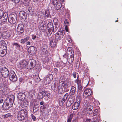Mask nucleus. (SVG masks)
Masks as SVG:
<instances>
[{"mask_svg":"<svg viewBox=\"0 0 122 122\" xmlns=\"http://www.w3.org/2000/svg\"><path fill=\"white\" fill-rule=\"evenodd\" d=\"M31 116L33 120L35 121L36 120V117L34 115H33L32 114H31Z\"/></svg>","mask_w":122,"mask_h":122,"instance_id":"nucleus-44","label":"nucleus"},{"mask_svg":"<svg viewBox=\"0 0 122 122\" xmlns=\"http://www.w3.org/2000/svg\"><path fill=\"white\" fill-rule=\"evenodd\" d=\"M35 92L34 90H31L29 92V96L32 97L35 95Z\"/></svg>","mask_w":122,"mask_h":122,"instance_id":"nucleus-29","label":"nucleus"},{"mask_svg":"<svg viewBox=\"0 0 122 122\" xmlns=\"http://www.w3.org/2000/svg\"><path fill=\"white\" fill-rule=\"evenodd\" d=\"M29 37H27L24 39H21V42L22 43H24L29 39Z\"/></svg>","mask_w":122,"mask_h":122,"instance_id":"nucleus-28","label":"nucleus"},{"mask_svg":"<svg viewBox=\"0 0 122 122\" xmlns=\"http://www.w3.org/2000/svg\"><path fill=\"white\" fill-rule=\"evenodd\" d=\"M16 17H15V16H11L9 18L8 21L10 24H14L16 22Z\"/></svg>","mask_w":122,"mask_h":122,"instance_id":"nucleus-15","label":"nucleus"},{"mask_svg":"<svg viewBox=\"0 0 122 122\" xmlns=\"http://www.w3.org/2000/svg\"><path fill=\"white\" fill-rule=\"evenodd\" d=\"M34 51L35 47L33 46L30 47L27 50V51L29 53L32 54L34 53Z\"/></svg>","mask_w":122,"mask_h":122,"instance_id":"nucleus-21","label":"nucleus"},{"mask_svg":"<svg viewBox=\"0 0 122 122\" xmlns=\"http://www.w3.org/2000/svg\"><path fill=\"white\" fill-rule=\"evenodd\" d=\"M28 65L27 66V68L30 69L34 68L36 66V63L35 61L33 59H30L29 61Z\"/></svg>","mask_w":122,"mask_h":122,"instance_id":"nucleus-11","label":"nucleus"},{"mask_svg":"<svg viewBox=\"0 0 122 122\" xmlns=\"http://www.w3.org/2000/svg\"><path fill=\"white\" fill-rule=\"evenodd\" d=\"M9 78L12 81L14 82L17 80V77L15 72L13 70H11L9 73Z\"/></svg>","mask_w":122,"mask_h":122,"instance_id":"nucleus-7","label":"nucleus"},{"mask_svg":"<svg viewBox=\"0 0 122 122\" xmlns=\"http://www.w3.org/2000/svg\"><path fill=\"white\" fill-rule=\"evenodd\" d=\"M68 41L69 43H71L72 42V40L71 39L69 38L68 39Z\"/></svg>","mask_w":122,"mask_h":122,"instance_id":"nucleus-59","label":"nucleus"},{"mask_svg":"<svg viewBox=\"0 0 122 122\" xmlns=\"http://www.w3.org/2000/svg\"><path fill=\"white\" fill-rule=\"evenodd\" d=\"M3 100L2 99H1L0 100V104L2 103H3Z\"/></svg>","mask_w":122,"mask_h":122,"instance_id":"nucleus-61","label":"nucleus"},{"mask_svg":"<svg viewBox=\"0 0 122 122\" xmlns=\"http://www.w3.org/2000/svg\"><path fill=\"white\" fill-rule=\"evenodd\" d=\"M98 110L97 109H96L94 111L93 113V116H96L97 115V117H99V114H98L97 112Z\"/></svg>","mask_w":122,"mask_h":122,"instance_id":"nucleus-34","label":"nucleus"},{"mask_svg":"<svg viewBox=\"0 0 122 122\" xmlns=\"http://www.w3.org/2000/svg\"><path fill=\"white\" fill-rule=\"evenodd\" d=\"M72 122H77V120L76 119H73Z\"/></svg>","mask_w":122,"mask_h":122,"instance_id":"nucleus-62","label":"nucleus"},{"mask_svg":"<svg viewBox=\"0 0 122 122\" xmlns=\"http://www.w3.org/2000/svg\"><path fill=\"white\" fill-rule=\"evenodd\" d=\"M53 78V77L52 75H49V76L45 78L44 80L45 84H49Z\"/></svg>","mask_w":122,"mask_h":122,"instance_id":"nucleus-14","label":"nucleus"},{"mask_svg":"<svg viewBox=\"0 0 122 122\" xmlns=\"http://www.w3.org/2000/svg\"><path fill=\"white\" fill-rule=\"evenodd\" d=\"M57 86L56 84H55L53 86H52V88L53 91L56 92L57 90Z\"/></svg>","mask_w":122,"mask_h":122,"instance_id":"nucleus-30","label":"nucleus"},{"mask_svg":"<svg viewBox=\"0 0 122 122\" xmlns=\"http://www.w3.org/2000/svg\"><path fill=\"white\" fill-rule=\"evenodd\" d=\"M76 88L73 86H72L71 88L69 94L70 95H74L75 93Z\"/></svg>","mask_w":122,"mask_h":122,"instance_id":"nucleus-19","label":"nucleus"},{"mask_svg":"<svg viewBox=\"0 0 122 122\" xmlns=\"http://www.w3.org/2000/svg\"><path fill=\"white\" fill-rule=\"evenodd\" d=\"M8 14L7 13H3V16L2 17V18H5L6 19L8 18Z\"/></svg>","mask_w":122,"mask_h":122,"instance_id":"nucleus-39","label":"nucleus"},{"mask_svg":"<svg viewBox=\"0 0 122 122\" xmlns=\"http://www.w3.org/2000/svg\"><path fill=\"white\" fill-rule=\"evenodd\" d=\"M78 89L80 90H81L83 88L82 86H81V84L78 85Z\"/></svg>","mask_w":122,"mask_h":122,"instance_id":"nucleus-45","label":"nucleus"},{"mask_svg":"<svg viewBox=\"0 0 122 122\" xmlns=\"http://www.w3.org/2000/svg\"><path fill=\"white\" fill-rule=\"evenodd\" d=\"M58 2L57 1V0H52V3L54 5H56Z\"/></svg>","mask_w":122,"mask_h":122,"instance_id":"nucleus-48","label":"nucleus"},{"mask_svg":"<svg viewBox=\"0 0 122 122\" xmlns=\"http://www.w3.org/2000/svg\"><path fill=\"white\" fill-rule=\"evenodd\" d=\"M73 117V114H71L69 116V117L68 118L67 120H69L71 121Z\"/></svg>","mask_w":122,"mask_h":122,"instance_id":"nucleus-43","label":"nucleus"},{"mask_svg":"<svg viewBox=\"0 0 122 122\" xmlns=\"http://www.w3.org/2000/svg\"><path fill=\"white\" fill-rule=\"evenodd\" d=\"M25 96V94L23 93L20 92L18 96V98L20 100L22 101L24 98Z\"/></svg>","mask_w":122,"mask_h":122,"instance_id":"nucleus-22","label":"nucleus"},{"mask_svg":"<svg viewBox=\"0 0 122 122\" xmlns=\"http://www.w3.org/2000/svg\"><path fill=\"white\" fill-rule=\"evenodd\" d=\"M45 14L47 17H48L50 16L49 11L48 10H46L45 11Z\"/></svg>","mask_w":122,"mask_h":122,"instance_id":"nucleus-38","label":"nucleus"},{"mask_svg":"<svg viewBox=\"0 0 122 122\" xmlns=\"http://www.w3.org/2000/svg\"><path fill=\"white\" fill-rule=\"evenodd\" d=\"M0 72L1 75L4 78L7 77L9 75V71L5 67L2 66L0 68Z\"/></svg>","mask_w":122,"mask_h":122,"instance_id":"nucleus-5","label":"nucleus"},{"mask_svg":"<svg viewBox=\"0 0 122 122\" xmlns=\"http://www.w3.org/2000/svg\"><path fill=\"white\" fill-rule=\"evenodd\" d=\"M13 46L15 47V48L17 49H19L20 47V45L16 43H14L13 45Z\"/></svg>","mask_w":122,"mask_h":122,"instance_id":"nucleus-32","label":"nucleus"},{"mask_svg":"<svg viewBox=\"0 0 122 122\" xmlns=\"http://www.w3.org/2000/svg\"><path fill=\"white\" fill-rule=\"evenodd\" d=\"M38 110V108H37L36 106L34 105L33 107V111L35 113Z\"/></svg>","mask_w":122,"mask_h":122,"instance_id":"nucleus-40","label":"nucleus"},{"mask_svg":"<svg viewBox=\"0 0 122 122\" xmlns=\"http://www.w3.org/2000/svg\"><path fill=\"white\" fill-rule=\"evenodd\" d=\"M12 116V115H11L10 113H8L7 114L3 115L2 116V117L4 118H6L11 117Z\"/></svg>","mask_w":122,"mask_h":122,"instance_id":"nucleus-33","label":"nucleus"},{"mask_svg":"<svg viewBox=\"0 0 122 122\" xmlns=\"http://www.w3.org/2000/svg\"><path fill=\"white\" fill-rule=\"evenodd\" d=\"M84 106L86 107V109L85 111V114H86L89 115L92 113V109H93V106H91L89 104L88 102H87V100L84 101Z\"/></svg>","mask_w":122,"mask_h":122,"instance_id":"nucleus-4","label":"nucleus"},{"mask_svg":"<svg viewBox=\"0 0 122 122\" xmlns=\"http://www.w3.org/2000/svg\"><path fill=\"white\" fill-rule=\"evenodd\" d=\"M63 37H65V31H59L55 34V39L56 41L60 40L63 38Z\"/></svg>","mask_w":122,"mask_h":122,"instance_id":"nucleus-6","label":"nucleus"},{"mask_svg":"<svg viewBox=\"0 0 122 122\" xmlns=\"http://www.w3.org/2000/svg\"><path fill=\"white\" fill-rule=\"evenodd\" d=\"M67 55L65 53L63 55V57L65 58H66L67 57Z\"/></svg>","mask_w":122,"mask_h":122,"instance_id":"nucleus-58","label":"nucleus"},{"mask_svg":"<svg viewBox=\"0 0 122 122\" xmlns=\"http://www.w3.org/2000/svg\"><path fill=\"white\" fill-rule=\"evenodd\" d=\"M75 83H77V85L81 84V81L79 79L78 77H77V79L75 81Z\"/></svg>","mask_w":122,"mask_h":122,"instance_id":"nucleus-37","label":"nucleus"},{"mask_svg":"<svg viewBox=\"0 0 122 122\" xmlns=\"http://www.w3.org/2000/svg\"><path fill=\"white\" fill-rule=\"evenodd\" d=\"M36 36L35 35H32V38L33 40L35 39L36 38Z\"/></svg>","mask_w":122,"mask_h":122,"instance_id":"nucleus-52","label":"nucleus"},{"mask_svg":"<svg viewBox=\"0 0 122 122\" xmlns=\"http://www.w3.org/2000/svg\"><path fill=\"white\" fill-rule=\"evenodd\" d=\"M35 80L36 82H38L40 81V79L39 76H37L36 78H35Z\"/></svg>","mask_w":122,"mask_h":122,"instance_id":"nucleus-49","label":"nucleus"},{"mask_svg":"<svg viewBox=\"0 0 122 122\" xmlns=\"http://www.w3.org/2000/svg\"><path fill=\"white\" fill-rule=\"evenodd\" d=\"M77 73L76 72H74L73 73L72 75L73 76V77L75 78H76V75Z\"/></svg>","mask_w":122,"mask_h":122,"instance_id":"nucleus-54","label":"nucleus"},{"mask_svg":"<svg viewBox=\"0 0 122 122\" xmlns=\"http://www.w3.org/2000/svg\"><path fill=\"white\" fill-rule=\"evenodd\" d=\"M27 111L25 109H23L19 112L18 113L17 118L19 121L23 120L27 116Z\"/></svg>","mask_w":122,"mask_h":122,"instance_id":"nucleus-3","label":"nucleus"},{"mask_svg":"<svg viewBox=\"0 0 122 122\" xmlns=\"http://www.w3.org/2000/svg\"><path fill=\"white\" fill-rule=\"evenodd\" d=\"M74 97H73L71 96L69 97L67 102V104L70 103L69 105H68L69 106L71 105L74 102Z\"/></svg>","mask_w":122,"mask_h":122,"instance_id":"nucleus-18","label":"nucleus"},{"mask_svg":"<svg viewBox=\"0 0 122 122\" xmlns=\"http://www.w3.org/2000/svg\"><path fill=\"white\" fill-rule=\"evenodd\" d=\"M7 50V47L5 46L4 48L0 47V56L2 57L5 56L6 54Z\"/></svg>","mask_w":122,"mask_h":122,"instance_id":"nucleus-13","label":"nucleus"},{"mask_svg":"<svg viewBox=\"0 0 122 122\" xmlns=\"http://www.w3.org/2000/svg\"><path fill=\"white\" fill-rule=\"evenodd\" d=\"M56 9L57 10H59L61 6V3L60 2H58V3L57 4H56Z\"/></svg>","mask_w":122,"mask_h":122,"instance_id":"nucleus-27","label":"nucleus"},{"mask_svg":"<svg viewBox=\"0 0 122 122\" xmlns=\"http://www.w3.org/2000/svg\"><path fill=\"white\" fill-rule=\"evenodd\" d=\"M92 94L91 89L87 88L84 91L83 93L84 97L89 98V96Z\"/></svg>","mask_w":122,"mask_h":122,"instance_id":"nucleus-9","label":"nucleus"},{"mask_svg":"<svg viewBox=\"0 0 122 122\" xmlns=\"http://www.w3.org/2000/svg\"><path fill=\"white\" fill-rule=\"evenodd\" d=\"M69 61L72 62L74 60V52L73 51H71V55L70 56Z\"/></svg>","mask_w":122,"mask_h":122,"instance_id":"nucleus-25","label":"nucleus"},{"mask_svg":"<svg viewBox=\"0 0 122 122\" xmlns=\"http://www.w3.org/2000/svg\"><path fill=\"white\" fill-rule=\"evenodd\" d=\"M24 27L22 24H19L18 25L17 29V33L20 35H21L24 31Z\"/></svg>","mask_w":122,"mask_h":122,"instance_id":"nucleus-12","label":"nucleus"},{"mask_svg":"<svg viewBox=\"0 0 122 122\" xmlns=\"http://www.w3.org/2000/svg\"><path fill=\"white\" fill-rule=\"evenodd\" d=\"M39 29L40 30H41L42 32H45L46 30V25L43 23H41L40 25Z\"/></svg>","mask_w":122,"mask_h":122,"instance_id":"nucleus-16","label":"nucleus"},{"mask_svg":"<svg viewBox=\"0 0 122 122\" xmlns=\"http://www.w3.org/2000/svg\"><path fill=\"white\" fill-rule=\"evenodd\" d=\"M45 51V55H47L48 54H47V53L48 52V51L46 50V51Z\"/></svg>","mask_w":122,"mask_h":122,"instance_id":"nucleus-63","label":"nucleus"},{"mask_svg":"<svg viewBox=\"0 0 122 122\" xmlns=\"http://www.w3.org/2000/svg\"><path fill=\"white\" fill-rule=\"evenodd\" d=\"M71 85V82L69 79L66 80V83L63 81L60 82L58 89L59 93H63L65 92V89L70 87Z\"/></svg>","mask_w":122,"mask_h":122,"instance_id":"nucleus-1","label":"nucleus"},{"mask_svg":"<svg viewBox=\"0 0 122 122\" xmlns=\"http://www.w3.org/2000/svg\"><path fill=\"white\" fill-rule=\"evenodd\" d=\"M15 97L13 95H10L5 100V102L2 105L3 108L5 110L8 109L13 105Z\"/></svg>","mask_w":122,"mask_h":122,"instance_id":"nucleus-2","label":"nucleus"},{"mask_svg":"<svg viewBox=\"0 0 122 122\" xmlns=\"http://www.w3.org/2000/svg\"><path fill=\"white\" fill-rule=\"evenodd\" d=\"M3 13L4 11L3 10L0 9V18L3 16Z\"/></svg>","mask_w":122,"mask_h":122,"instance_id":"nucleus-42","label":"nucleus"},{"mask_svg":"<svg viewBox=\"0 0 122 122\" xmlns=\"http://www.w3.org/2000/svg\"><path fill=\"white\" fill-rule=\"evenodd\" d=\"M2 20L1 18H0V25H2Z\"/></svg>","mask_w":122,"mask_h":122,"instance_id":"nucleus-64","label":"nucleus"},{"mask_svg":"<svg viewBox=\"0 0 122 122\" xmlns=\"http://www.w3.org/2000/svg\"><path fill=\"white\" fill-rule=\"evenodd\" d=\"M48 108V106L47 105H43L40 107V110L41 112H43L46 109Z\"/></svg>","mask_w":122,"mask_h":122,"instance_id":"nucleus-23","label":"nucleus"},{"mask_svg":"<svg viewBox=\"0 0 122 122\" xmlns=\"http://www.w3.org/2000/svg\"><path fill=\"white\" fill-rule=\"evenodd\" d=\"M77 101L78 102H79L80 103V102L81 101V99L79 97H77L76 98Z\"/></svg>","mask_w":122,"mask_h":122,"instance_id":"nucleus-56","label":"nucleus"},{"mask_svg":"<svg viewBox=\"0 0 122 122\" xmlns=\"http://www.w3.org/2000/svg\"><path fill=\"white\" fill-rule=\"evenodd\" d=\"M43 97V96L42 92L39 93L37 97L38 98L41 99Z\"/></svg>","mask_w":122,"mask_h":122,"instance_id":"nucleus-31","label":"nucleus"},{"mask_svg":"<svg viewBox=\"0 0 122 122\" xmlns=\"http://www.w3.org/2000/svg\"><path fill=\"white\" fill-rule=\"evenodd\" d=\"M0 18L2 20L3 24L5 23L7 21V19H6L5 18L2 17Z\"/></svg>","mask_w":122,"mask_h":122,"instance_id":"nucleus-41","label":"nucleus"},{"mask_svg":"<svg viewBox=\"0 0 122 122\" xmlns=\"http://www.w3.org/2000/svg\"><path fill=\"white\" fill-rule=\"evenodd\" d=\"M42 92L43 94V96H48L49 95H50V94H49L48 93V92L46 91H42Z\"/></svg>","mask_w":122,"mask_h":122,"instance_id":"nucleus-35","label":"nucleus"},{"mask_svg":"<svg viewBox=\"0 0 122 122\" xmlns=\"http://www.w3.org/2000/svg\"><path fill=\"white\" fill-rule=\"evenodd\" d=\"M53 29L52 28L49 29H48V31L49 33L50 34H51L53 31Z\"/></svg>","mask_w":122,"mask_h":122,"instance_id":"nucleus-51","label":"nucleus"},{"mask_svg":"<svg viewBox=\"0 0 122 122\" xmlns=\"http://www.w3.org/2000/svg\"><path fill=\"white\" fill-rule=\"evenodd\" d=\"M69 95L68 93H66L63 97L60 98L59 100V104L60 106H62L64 104L65 101L68 99V97Z\"/></svg>","mask_w":122,"mask_h":122,"instance_id":"nucleus-10","label":"nucleus"},{"mask_svg":"<svg viewBox=\"0 0 122 122\" xmlns=\"http://www.w3.org/2000/svg\"><path fill=\"white\" fill-rule=\"evenodd\" d=\"M24 3L25 5L26 6H28L29 4L28 0L27 1V2H25Z\"/></svg>","mask_w":122,"mask_h":122,"instance_id":"nucleus-53","label":"nucleus"},{"mask_svg":"<svg viewBox=\"0 0 122 122\" xmlns=\"http://www.w3.org/2000/svg\"><path fill=\"white\" fill-rule=\"evenodd\" d=\"M99 118L98 117H96L94 119V120L92 121L96 122L97 121H98Z\"/></svg>","mask_w":122,"mask_h":122,"instance_id":"nucleus-50","label":"nucleus"},{"mask_svg":"<svg viewBox=\"0 0 122 122\" xmlns=\"http://www.w3.org/2000/svg\"><path fill=\"white\" fill-rule=\"evenodd\" d=\"M47 27L49 29L52 28L53 29V24L51 23H49L47 25Z\"/></svg>","mask_w":122,"mask_h":122,"instance_id":"nucleus-36","label":"nucleus"},{"mask_svg":"<svg viewBox=\"0 0 122 122\" xmlns=\"http://www.w3.org/2000/svg\"><path fill=\"white\" fill-rule=\"evenodd\" d=\"M25 13L23 11H20L19 13V15L20 17H21L23 18H24L25 16Z\"/></svg>","mask_w":122,"mask_h":122,"instance_id":"nucleus-26","label":"nucleus"},{"mask_svg":"<svg viewBox=\"0 0 122 122\" xmlns=\"http://www.w3.org/2000/svg\"><path fill=\"white\" fill-rule=\"evenodd\" d=\"M64 23L67 26V25L68 24L69 22L67 20H65L64 21Z\"/></svg>","mask_w":122,"mask_h":122,"instance_id":"nucleus-57","label":"nucleus"},{"mask_svg":"<svg viewBox=\"0 0 122 122\" xmlns=\"http://www.w3.org/2000/svg\"><path fill=\"white\" fill-rule=\"evenodd\" d=\"M28 62L26 60H24L20 61L17 64L19 68L21 69L25 67L28 65Z\"/></svg>","mask_w":122,"mask_h":122,"instance_id":"nucleus-8","label":"nucleus"},{"mask_svg":"<svg viewBox=\"0 0 122 122\" xmlns=\"http://www.w3.org/2000/svg\"><path fill=\"white\" fill-rule=\"evenodd\" d=\"M5 41L3 40H1L0 41V46H1L0 47L1 48H4V46L7 47V45L5 43Z\"/></svg>","mask_w":122,"mask_h":122,"instance_id":"nucleus-24","label":"nucleus"},{"mask_svg":"<svg viewBox=\"0 0 122 122\" xmlns=\"http://www.w3.org/2000/svg\"><path fill=\"white\" fill-rule=\"evenodd\" d=\"M8 34H9L8 33V32L6 31L4 32L3 33L4 35L6 36L7 37H10V36L8 35Z\"/></svg>","mask_w":122,"mask_h":122,"instance_id":"nucleus-46","label":"nucleus"},{"mask_svg":"<svg viewBox=\"0 0 122 122\" xmlns=\"http://www.w3.org/2000/svg\"><path fill=\"white\" fill-rule=\"evenodd\" d=\"M0 87H1V89L2 90H3V89H5V85L3 86L2 84L1 85Z\"/></svg>","mask_w":122,"mask_h":122,"instance_id":"nucleus-55","label":"nucleus"},{"mask_svg":"<svg viewBox=\"0 0 122 122\" xmlns=\"http://www.w3.org/2000/svg\"><path fill=\"white\" fill-rule=\"evenodd\" d=\"M58 70L56 68H55L54 69V73L55 75L57 74L58 73Z\"/></svg>","mask_w":122,"mask_h":122,"instance_id":"nucleus-47","label":"nucleus"},{"mask_svg":"<svg viewBox=\"0 0 122 122\" xmlns=\"http://www.w3.org/2000/svg\"><path fill=\"white\" fill-rule=\"evenodd\" d=\"M57 43V41L55 40H51L50 41V45L52 47H54L56 46Z\"/></svg>","mask_w":122,"mask_h":122,"instance_id":"nucleus-20","label":"nucleus"},{"mask_svg":"<svg viewBox=\"0 0 122 122\" xmlns=\"http://www.w3.org/2000/svg\"><path fill=\"white\" fill-rule=\"evenodd\" d=\"M44 102L43 101H42L40 102V104L41 105H43L44 104Z\"/></svg>","mask_w":122,"mask_h":122,"instance_id":"nucleus-60","label":"nucleus"},{"mask_svg":"<svg viewBox=\"0 0 122 122\" xmlns=\"http://www.w3.org/2000/svg\"><path fill=\"white\" fill-rule=\"evenodd\" d=\"M80 104V103L76 102L74 103L73 105L72 108L74 110L77 109L78 108Z\"/></svg>","mask_w":122,"mask_h":122,"instance_id":"nucleus-17","label":"nucleus"}]
</instances>
